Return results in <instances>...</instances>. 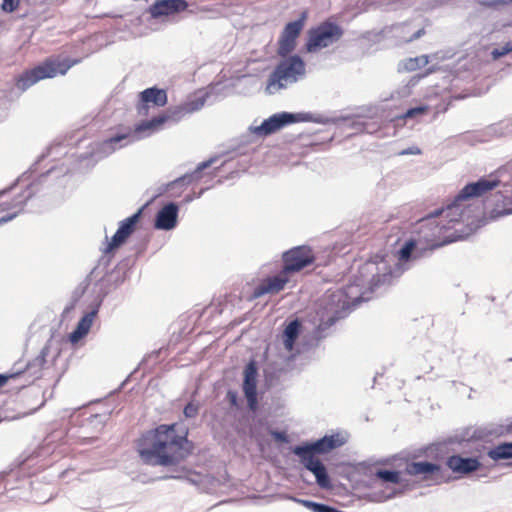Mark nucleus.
I'll return each mask as SVG.
<instances>
[{
	"label": "nucleus",
	"mask_w": 512,
	"mask_h": 512,
	"mask_svg": "<svg viewBox=\"0 0 512 512\" xmlns=\"http://www.w3.org/2000/svg\"><path fill=\"white\" fill-rule=\"evenodd\" d=\"M178 424H160L144 432L136 441V451L143 463L151 466H176L194 451L188 432L178 433Z\"/></svg>",
	"instance_id": "nucleus-1"
},
{
	"label": "nucleus",
	"mask_w": 512,
	"mask_h": 512,
	"mask_svg": "<svg viewBox=\"0 0 512 512\" xmlns=\"http://www.w3.org/2000/svg\"><path fill=\"white\" fill-rule=\"evenodd\" d=\"M468 205L464 200L458 201V194L452 203L445 208L437 209L434 213L421 220V227L430 231L426 233V240L432 242V248L440 247L453 241L447 232L455 228L465 218Z\"/></svg>",
	"instance_id": "nucleus-2"
},
{
	"label": "nucleus",
	"mask_w": 512,
	"mask_h": 512,
	"mask_svg": "<svg viewBox=\"0 0 512 512\" xmlns=\"http://www.w3.org/2000/svg\"><path fill=\"white\" fill-rule=\"evenodd\" d=\"M79 62V59L66 58L60 60L59 58L54 57L47 58L40 65L30 70H25L20 74L15 79V85L21 91H25L40 80L54 78L58 74L65 75L72 66Z\"/></svg>",
	"instance_id": "nucleus-3"
},
{
	"label": "nucleus",
	"mask_w": 512,
	"mask_h": 512,
	"mask_svg": "<svg viewBox=\"0 0 512 512\" xmlns=\"http://www.w3.org/2000/svg\"><path fill=\"white\" fill-rule=\"evenodd\" d=\"M305 72V64L299 56H290L282 60L270 75L266 90L272 94L285 87L288 82H294Z\"/></svg>",
	"instance_id": "nucleus-4"
},
{
	"label": "nucleus",
	"mask_w": 512,
	"mask_h": 512,
	"mask_svg": "<svg viewBox=\"0 0 512 512\" xmlns=\"http://www.w3.org/2000/svg\"><path fill=\"white\" fill-rule=\"evenodd\" d=\"M344 34L340 25L330 19L323 21L308 32L306 49L308 52H316L338 42Z\"/></svg>",
	"instance_id": "nucleus-5"
},
{
	"label": "nucleus",
	"mask_w": 512,
	"mask_h": 512,
	"mask_svg": "<svg viewBox=\"0 0 512 512\" xmlns=\"http://www.w3.org/2000/svg\"><path fill=\"white\" fill-rule=\"evenodd\" d=\"M282 260V270L291 277L293 273L300 272L305 267L313 264L316 257L311 247L302 245L286 251L282 256Z\"/></svg>",
	"instance_id": "nucleus-6"
},
{
	"label": "nucleus",
	"mask_w": 512,
	"mask_h": 512,
	"mask_svg": "<svg viewBox=\"0 0 512 512\" xmlns=\"http://www.w3.org/2000/svg\"><path fill=\"white\" fill-rule=\"evenodd\" d=\"M346 442V439L340 433L326 435L323 438L305 445L296 446L293 449L294 454H326L330 451L341 447Z\"/></svg>",
	"instance_id": "nucleus-7"
},
{
	"label": "nucleus",
	"mask_w": 512,
	"mask_h": 512,
	"mask_svg": "<svg viewBox=\"0 0 512 512\" xmlns=\"http://www.w3.org/2000/svg\"><path fill=\"white\" fill-rule=\"evenodd\" d=\"M405 471L410 476L420 477L422 481L441 484L447 479L439 464L430 462H411L406 465Z\"/></svg>",
	"instance_id": "nucleus-8"
},
{
	"label": "nucleus",
	"mask_w": 512,
	"mask_h": 512,
	"mask_svg": "<svg viewBox=\"0 0 512 512\" xmlns=\"http://www.w3.org/2000/svg\"><path fill=\"white\" fill-rule=\"evenodd\" d=\"M195 109H197V107L190 108L188 105L179 106L174 110H169L167 113L153 117L150 120L140 122L135 126L134 132L136 134L147 132V135H150L160 130L169 119H179L182 115L190 113Z\"/></svg>",
	"instance_id": "nucleus-9"
},
{
	"label": "nucleus",
	"mask_w": 512,
	"mask_h": 512,
	"mask_svg": "<svg viewBox=\"0 0 512 512\" xmlns=\"http://www.w3.org/2000/svg\"><path fill=\"white\" fill-rule=\"evenodd\" d=\"M307 19V12H302L301 17L293 22H289L283 29L278 46V53L286 56L295 49L296 40L304 28Z\"/></svg>",
	"instance_id": "nucleus-10"
},
{
	"label": "nucleus",
	"mask_w": 512,
	"mask_h": 512,
	"mask_svg": "<svg viewBox=\"0 0 512 512\" xmlns=\"http://www.w3.org/2000/svg\"><path fill=\"white\" fill-rule=\"evenodd\" d=\"M168 102L167 92L164 89L150 87L139 93L136 110L141 116H148L150 108L164 107Z\"/></svg>",
	"instance_id": "nucleus-11"
},
{
	"label": "nucleus",
	"mask_w": 512,
	"mask_h": 512,
	"mask_svg": "<svg viewBox=\"0 0 512 512\" xmlns=\"http://www.w3.org/2000/svg\"><path fill=\"white\" fill-rule=\"evenodd\" d=\"M48 354L49 349L44 347L40 353L26 365L25 370L11 374H0V390L4 388L10 381L20 378L26 374H29L31 377L38 378L40 376V372L46 365V358Z\"/></svg>",
	"instance_id": "nucleus-12"
},
{
	"label": "nucleus",
	"mask_w": 512,
	"mask_h": 512,
	"mask_svg": "<svg viewBox=\"0 0 512 512\" xmlns=\"http://www.w3.org/2000/svg\"><path fill=\"white\" fill-rule=\"evenodd\" d=\"M142 209H139L135 214L121 221L119 228L113 235L112 239L108 242L104 252L111 253L116 248L120 247L136 230V226L141 218Z\"/></svg>",
	"instance_id": "nucleus-13"
},
{
	"label": "nucleus",
	"mask_w": 512,
	"mask_h": 512,
	"mask_svg": "<svg viewBox=\"0 0 512 512\" xmlns=\"http://www.w3.org/2000/svg\"><path fill=\"white\" fill-rule=\"evenodd\" d=\"M500 184V180L497 178L487 179L480 178L476 182H471L466 184L458 193V201L464 200L465 202L474 199L483 197L495 188H497Z\"/></svg>",
	"instance_id": "nucleus-14"
},
{
	"label": "nucleus",
	"mask_w": 512,
	"mask_h": 512,
	"mask_svg": "<svg viewBox=\"0 0 512 512\" xmlns=\"http://www.w3.org/2000/svg\"><path fill=\"white\" fill-rule=\"evenodd\" d=\"M295 455L300 458L303 466L314 474L319 487L323 489H330L332 487L327 469L318 456L301 453Z\"/></svg>",
	"instance_id": "nucleus-15"
},
{
	"label": "nucleus",
	"mask_w": 512,
	"mask_h": 512,
	"mask_svg": "<svg viewBox=\"0 0 512 512\" xmlns=\"http://www.w3.org/2000/svg\"><path fill=\"white\" fill-rule=\"evenodd\" d=\"M257 376L258 368L254 360H251L244 369L243 392L251 410H256L258 406L257 399Z\"/></svg>",
	"instance_id": "nucleus-16"
},
{
	"label": "nucleus",
	"mask_w": 512,
	"mask_h": 512,
	"mask_svg": "<svg viewBox=\"0 0 512 512\" xmlns=\"http://www.w3.org/2000/svg\"><path fill=\"white\" fill-rule=\"evenodd\" d=\"M289 281L290 277L281 270L277 275L263 279L255 287L252 293V298L256 299L266 294H277L285 288Z\"/></svg>",
	"instance_id": "nucleus-17"
},
{
	"label": "nucleus",
	"mask_w": 512,
	"mask_h": 512,
	"mask_svg": "<svg viewBox=\"0 0 512 512\" xmlns=\"http://www.w3.org/2000/svg\"><path fill=\"white\" fill-rule=\"evenodd\" d=\"M297 116L290 113L274 114L264 120L260 126L255 127L254 133L258 136H268L282 129L285 125L296 122Z\"/></svg>",
	"instance_id": "nucleus-18"
},
{
	"label": "nucleus",
	"mask_w": 512,
	"mask_h": 512,
	"mask_svg": "<svg viewBox=\"0 0 512 512\" xmlns=\"http://www.w3.org/2000/svg\"><path fill=\"white\" fill-rule=\"evenodd\" d=\"M446 466L458 477L468 475L480 469L481 462L476 457H462L451 455L446 459Z\"/></svg>",
	"instance_id": "nucleus-19"
},
{
	"label": "nucleus",
	"mask_w": 512,
	"mask_h": 512,
	"mask_svg": "<svg viewBox=\"0 0 512 512\" xmlns=\"http://www.w3.org/2000/svg\"><path fill=\"white\" fill-rule=\"evenodd\" d=\"M30 193H17L9 202L0 203V225L15 218L30 198Z\"/></svg>",
	"instance_id": "nucleus-20"
},
{
	"label": "nucleus",
	"mask_w": 512,
	"mask_h": 512,
	"mask_svg": "<svg viewBox=\"0 0 512 512\" xmlns=\"http://www.w3.org/2000/svg\"><path fill=\"white\" fill-rule=\"evenodd\" d=\"M188 8L186 0H157L149 7L150 15L157 19L185 11Z\"/></svg>",
	"instance_id": "nucleus-21"
},
{
	"label": "nucleus",
	"mask_w": 512,
	"mask_h": 512,
	"mask_svg": "<svg viewBox=\"0 0 512 512\" xmlns=\"http://www.w3.org/2000/svg\"><path fill=\"white\" fill-rule=\"evenodd\" d=\"M178 206L174 203L165 205L156 216L155 227L163 230H170L176 226Z\"/></svg>",
	"instance_id": "nucleus-22"
},
{
	"label": "nucleus",
	"mask_w": 512,
	"mask_h": 512,
	"mask_svg": "<svg viewBox=\"0 0 512 512\" xmlns=\"http://www.w3.org/2000/svg\"><path fill=\"white\" fill-rule=\"evenodd\" d=\"M95 316V312H90L85 314L81 320L78 322L76 329L70 334L69 338L72 343L78 342L89 332L93 319Z\"/></svg>",
	"instance_id": "nucleus-23"
},
{
	"label": "nucleus",
	"mask_w": 512,
	"mask_h": 512,
	"mask_svg": "<svg viewBox=\"0 0 512 512\" xmlns=\"http://www.w3.org/2000/svg\"><path fill=\"white\" fill-rule=\"evenodd\" d=\"M131 135H132V131H131V129L128 128L126 132L121 133V134H117L115 136H112V137L102 141L99 144V148L103 152L112 153L115 150L125 146L126 144H121V142L123 140H126L129 137H131Z\"/></svg>",
	"instance_id": "nucleus-24"
},
{
	"label": "nucleus",
	"mask_w": 512,
	"mask_h": 512,
	"mask_svg": "<svg viewBox=\"0 0 512 512\" xmlns=\"http://www.w3.org/2000/svg\"><path fill=\"white\" fill-rule=\"evenodd\" d=\"M487 455L493 461L512 459V442H503L489 449Z\"/></svg>",
	"instance_id": "nucleus-25"
},
{
	"label": "nucleus",
	"mask_w": 512,
	"mask_h": 512,
	"mask_svg": "<svg viewBox=\"0 0 512 512\" xmlns=\"http://www.w3.org/2000/svg\"><path fill=\"white\" fill-rule=\"evenodd\" d=\"M330 306L336 305V309L334 310L335 314H338L340 311H344L349 308L351 302L347 298V293L345 289H339L329 295V303Z\"/></svg>",
	"instance_id": "nucleus-26"
},
{
	"label": "nucleus",
	"mask_w": 512,
	"mask_h": 512,
	"mask_svg": "<svg viewBox=\"0 0 512 512\" xmlns=\"http://www.w3.org/2000/svg\"><path fill=\"white\" fill-rule=\"evenodd\" d=\"M300 330V323L294 320L288 324L284 330V346L288 351H291L294 346V342L298 337Z\"/></svg>",
	"instance_id": "nucleus-27"
},
{
	"label": "nucleus",
	"mask_w": 512,
	"mask_h": 512,
	"mask_svg": "<svg viewBox=\"0 0 512 512\" xmlns=\"http://www.w3.org/2000/svg\"><path fill=\"white\" fill-rule=\"evenodd\" d=\"M415 248L416 242L414 240H408L405 242L403 247L398 251V260L400 262H408L411 259Z\"/></svg>",
	"instance_id": "nucleus-28"
},
{
	"label": "nucleus",
	"mask_w": 512,
	"mask_h": 512,
	"mask_svg": "<svg viewBox=\"0 0 512 512\" xmlns=\"http://www.w3.org/2000/svg\"><path fill=\"white\" fill-rule=\"evenodd\" d=\"M375 475L384 482L393 484H399L401 482L400 472L398 471L378 470Z\"/></svg>",
	"instance_id": "nucleus-29"
},
{
	"label": "nucleus",
	"mask_w": 512,
	"mask_h": 512,
	"mask_svg": "<svg viewBox=\"0 0 512 512\" xmlns=\"http://www.w3.org/2000/svg\"><path fill=\"white\" fill-rule=\"evenodd\" d=\"M428 63L427 56H420L408 59L406 68L409 70H415L419 67L425 66Z\"/></svg>",
	"instance_id": "nucleus-30"
},
{
	"label": "nucleus",
	"mask_w": 512,
	"mask_h": 512,
	"mask_svg": "<svg viewBox=\"0 0 512 512\" xmlns=\"http://www.w3.org/2000/svg\"><path fill=\"white\" fill-rule=\"evenodd\" d=\"M510 52H512V40L505 43V45L501 48H495L491 52V55L494 60H497V59L509 54Z\"/></svg>",
	"instance_id": "nucleus-31"
},
{
	"label": "nucleus",
	"mask_w": 512,
	"mask_h": 512,
	"mask_svg": "<svg viewBox=\"0 0 512 512\" xmlns=\"http://www.w3.org/2000/svg\"><path fill=\"white\" fill-rule=\"evenodd\" d=\"M301 504H303L308 509L312 510L313 512H325L328 505L316 503L310 500H298Z\"/></svg>",
	"instance_id": "nucleus-32"
},
{
	"label": "nucleus",
	"mask_w": 512,
	"mask_h": 512,
	"mask_svg": "<svg viewBox=\"0 0 512 512\" xmlns=\"http://www.w3.org/2000/svg\"><path fill=\"white\" fill-rule=\"evenodd\" d=\"M301 504H303L308 509L312 510L313 512H325L328 505L316 503L310 500H298Z\"/></svg>",
	"instance_id": "nucleus-33"
},
{
	"label": "nucleus",
	"mask_w": 512,
	"mask_h": 512,
	"mask_svg": "<svg viewBox=\"0 0 512 512\" xmlns=\"http://www.w3.org/2000/svg\"><path fill=\"white\" fill-rule=\"evenodd\" d=\"M186 418H195L199 413V405L194 402H189L183 410Z\"/></svg>",
	"instance_id": "nucleus-34"
},
{
	"label": "nucleus",
	"mask_w": 512,
	"mask_h": 512,
	"mask_svg": "<svg viewBox=\"0 0 512 512\" xmlns=\"http://www.w3.org/2000/svg\"><path fill=\"white\" fill-rule=\"evenodd\" d=\"M2 9L6 12H13L18 8L20 0H2Z\"/></svg>",
	"instance_id": "nucleus-35"
},
{
	"label": "nucleus",
	"mask_w": 512,
	"mask_h": 512,
	"mask_svg": "<svg viewBox=\"0 0 512 512\" xmlns=\"http://www.w3.org/2000/svg\"><path fill=\"white\" fill-rule=\"evenodd\" d=\"M426 110H427L426 107L411 108V109L406 111V113L404 114L403 118H413L414 116H416L418 114H424L426 112Z\"/></svg>",
	"instance_id": "nucleus-36"
},
{
	"label": "nucleus",
	"mask_w": 512,
	"mask_h": 512,
	"mask_svg": "<svg viewBox=\"0 0 512 512\" xmlns=\"http://www.w3.org/2000/svg\"><path fill=\"white\" fill-rule=\"evenodd\" d=\"M271 435L274 438V440L277 442H281V443L288 442V437L285 432L272 431Z\"/></svg>",
	"instance_id": "nucleus-37"
},
{
	"label": "nucleus",
	"mask_w": 512,
	"mask_h": 512,
	"mask_svg": "<svg viewBox=\"0 0 512 512\" xmlns=\"http://www.w3.org/2000/svg\"><path fill=\"white\" fill-rule=\"evenodd\" d=\"M425 33H426L425 28H420L419 30H417L416 32H414V33L412 34V36H411V37H409L406 41H407V42H411V41H413V40H416V39H418V38L422 37L423 35H425Z\"/></svg>",
	"instance_id": "nucleus-38"
},
{
	"label": "nucleus",
	"mask_w": 512,
	"mask_h": 512,
	"mask_svg": "<svg viewBox=\"0 0 512 512\" xmlns=\"http://www.w3.org/2000/svg\"><path fill=\"white\" fill-rule=\"evenodd\" d=\"M419 148H410L408 150L403 151L401 154H420Z\"/></svg>",
	"instance_id": "nucleus-39"
},
{
	"label": "nucleus",
	"mask_w": 512,
	"mask_h": 512,
	"mask_svg": "<svg viewBox=\"0 0 512 512\" xmlns=\"http://www.w3.org/2000/svg\"><path fill=\"white\" fill-rule=\"evenodd\" d=\"M228 397L230 399L231 404L235 405L237 400L236 394L233 392H228Z\"/></svg>",
	"instance_id": "nucleus-40"
},
{
	"label": "nucleus",
	"mask_w": 512,
	"mask_h": 512,
	"mask_svg": "<svg viewBox=\"0 0 512 512\" xmlns=\"http://www.w3.org/2000/svg\"><path fill=\"white\" fill-rule=\"evenodd\" d=\"M185 181H186V177L179 178V179L175 180L174 182H172L171 186L182 185L185 183Z\"/></svg>",
	"instance_id": "nucleus-41"
},
{
	"label": "nucleus",
	"mask_w": 512,
	"mask_h": 512,
	"mask_svg": "<svg viewBox=\"0 0 512 512\" xmlns=\"http://www.w3.org/2000/svg\"><path fill=\"white\" fill-rule=\"evenodd\" d=\"M209 166V163L208 162H205L203 163L199 168L202 169V168H206Z\"/></svg>",
	"instance_id": "nucleus-42"
}]
</instances>
